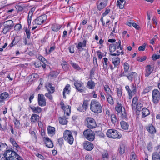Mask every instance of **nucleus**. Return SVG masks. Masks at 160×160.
Listing matches in <instances>:
<instances>
[{
    "mask_svg": "<svg viewBox=\"0 0 160 160\" xmlns=\"http://www.w3.org/2000/svg\"><path fill=\"white\" fill-rule=\"evenodd\" d=\"M3 156L7 160H22L21 158L16 152L10 150L6 151Z\"/></svg>",
    "mask_w": 160,
    "mask_h": 160,
    "instance_id": "1",
    "label": "nucleus"
},
{
    "mask_svg": "<svg viewBox=\"0 0 160 160\" xmlns=\"http://www.w3.org/2000/svg\"><path fill=\"white\" fill-rule=\"evenodd\" d=\"M90 109L95 113H98L102 112V109L99 102L95 100L91 101L90 104Z\"/></svg>",
    "mask_w": 160,
    "mask_h": 160,
    "instance_id": "2",
    "label": "nucleus"
},
{
    "mask_svg": "<svg viewBox=\"0 0 160 160\" xmlns=\"http://www.w3.org/2000/svg\"><path fill=\"white\" fill-rule=\"evenodd\" d=\"M125 88L127 91L129 95V98L131 99L132 96L137 93V87L136 84L134 83H132L130 88L128 85L126 86Z\"/></svg>",
    "mask_w": 160,
    "mask_h": 160,
    "instance_id": "3",
    "label": "nucleus"
},
{
    "mask_svg": "<svg viewBox=\"0 0 160 160\" xmlns=\"http://www.w3.org/2000/svg\"><path fill=\"white\" fill-rule=\"evenodd\" d=\"M106 134L108 137L113 138H120L122 136L119 132L116 130L112 129L108 130Z\"/></svg>",
    "mask_w": 160,
    "mask_h": 160,
    "instance_id": "4",
    "label": "nucleus"
},
{
    "mask_svg": "<svg viewBox=\"0 0 160 160\" xmlns=\"http://www.w3.org/2000/svg\"><path fill=\"white\" fill-rule=\"evenodd\" d=\"M63 135L65 140L69 144H72L73 143L74 138L72 132L70 131L66 130L64 132Z\"/></svg>",
    "mask_w": 160,
    "mask_h": 160,
    "instance_id": "5",
    "label": "nucleus"
},
{
    "mask_svg": "<svg viewBox=\"0 0 160 160\" xmlns=\"http://www.w3.org/2000/svg\"><path fill=\"white\" fill-rule=\"evenodd\" d=\"M83 134L85 138L90 141H93L95 138L94 132L90 129L84 130Z\"/></svg>",
    "mask_w": 160,
    "mask_h": 160,
    "instance_id": "6",
    "label": "nucleus"
},
{
    "mask_svg": "<svg viewBox=\"0 0 160 160\" xmlns=\"http://www.w3.org/2000/svg\"><path fill=\"white\" fill-rule=\"evenodd\" d=\"M4 28L3 29L2 32L4 34H6L9 32L10 29L12 28L13 26V22L11 20H9L4 22Z\"/></svg>",
    "mask_w": 160,
    "mask_h": 160,
    "instance_id": "7",
    "label": "nucleus"
},
{
    "mask_svg": "<svg viewBox=\"0 0 160 160\" xmlns=\"http://www.w3.org/2000/svg\"><path fill=\"white\" fill-rule=\"evenodd\" d=\"M160 93L157 89H154L152 91V101L154 104H157L159 102L160 100Z\"/></svg>",
    "mask_w": 160,
    "mask_h": 160,
    "instance_id": "8",
    "label": "nucleus"
},
{
    "mask_svg": "<svg viewBox=\"0 0 160 160\" xmlns=\"http://www.w3.org/2000/svg\"><path fill=\"white\" fill-rule=\"evenodd\" d=\"M87 122V127L90 128H93L97 126V124L95 120L92 118L88 117L86 118Z\"/></svg>",
    "mask_w": 160,
    "mask_h": 160,
    "instance_id": "9",
    "label": "nucleus"
},
{
    "mask_svg": "<svg viewBox=\"0 0 160 160\" xmlns=\"http://www.w3.org/2000/svg\"><path fill=\"white\" fill-rule=\"evenodd\" d=\"M47 18V16L45 15H43L40 16L35 19L34 23L37 25H41L43 23Z\"/></svg>",
    "mask_w": 160,
    "mask_h": 160,
    "instance_id": "10",
    "label": "nucleus"
},
{
    "mask_svg": "<svg viewBox=\"0 0 160 160\" xmlns=\"http://www.w3.org/2000/svg\"><path fill=\"white\" fill-rule=\"evenodd\" d=\"M38 105L41 106H46V99L43 94H39L38 95Z\"/></svg>",
    "mask_w": 160,
    "mask_h": 160,
    "instance_id": "11",
    "label": "nucleus"
},
{
    "mask_svg": "<svg viewBox=\"0 0 160 160\" xmlns=\"http://www.w3.org/2000/svg\"><path fill=\"white\" fill-rule=\"evenodd\" d=\"M83 83L80 81H75L74 85L76 88L81 92H84V89L85 88L83 86Z\"/></svg>",
    "mask_w": 160,
    "mask_h": 160,
    "instance_id": "12",
    "label": "nucleus"
},
{
    "mask_svg": "<svg viewBox=\"0 0 160 160\" xmlns=\"http://www.w3.org/2000/svg\"><path fill=\"white\" fill-rule=\"evenodd\" d=\"M84 148L88 151H91L93 148V145L91 142L86 141L83 143Z\"/></svg>",
    "mask_w": 160,
    "mask_h": 160,
    "instance_id": "13",
    "label": "nucleus"
},
{
    "mask_svg": "<svg viewBox=\"0 0 160 160\" xmlns=\"http://www.w3.org/2000/svg\"><path fill=\"white\" fill-rule=\"evenodd\" d=\"M87 42V41L84 39L83 40L82 43L81 42H79L78 43V44L76 46V47L79 51H82L83 50L82 47L83 48L86 47Z\"/></svg>",
    "mask_w": 160,
    "mask_h": 160,
    "instance_id": "14",
    "label": "nucleus"
},
{
    "mask_svg": "<svg viewBox=\"0 0 160 160\" xmlns=\"http://www.w3.org/2000/svg\"><path fill=\"white\" fill-rule=\"evenodd\" d=\"M153 70V68L150 65H148L146 67L145 73V76L146 77H148L151 74Z\"/></svg>",
    "mask_w": 160,
    "mask_h": 160,
    "instance_id": "15",
    "label": "nucleus"
},
{
    "mask_svg": "<svg viewBox=\"0 0 160 160\" xmlns=\"http://www.w3.org/2000/svg\"><path fill=\"white\" fill-rule=\"evenodd\" d=\"M44 139L46 146L49 148H52L53 147L52 142L48 137H44Z\"/></svg>",
    "mask_w": 160,
    "mask_h": 160,
    "instance_id": "16",
    "label": "nucleus"
},
{
    "mask_svg": "<svg viewBox=\"0 0 160 160\" xmlns=\"http://www.w3.org/2000/svg\"><path fill=\"white\" fill-rule=\"evenodd\" d=\"M145 127L147 131L150 134H153L156 132L155 127L152 124H149Z\"/></svg>",
    "mask_w": 160,
    "mask_h": 160,
    "instance_id": "17",
    "label": "nucleus"
},
{
    "mask_svg": "<svg viewBox=\"0 0 160 160\" xmlns=\"http://www.w3.org/2000/svg\"><path fill=\"white\" fill-rule=\"evenodd\" d=\"M138 76L137 74L135 72H132L128 73L127 76L128 79L131 81H133Z\"/></svg>",
    "mask_w": 160,
    "mask_h": 160,
    "instance_id": "18",
    "label": "nucleus"
},
{
    "mask_svg": "<svg viewBox=\"0 0 160 160\" xmlns=\"http://www.w3.org/2000/svg\"><path fill=\"white\" fill-rule=\"evenodd\" d=\"M9 95L6 92H3L0 94V102L3 101L7 98H9Z\"/></svg>",
    "mask_w": 160,
    "mask_h": 160,
    "instance_id": "19",
    "label": "nucleus"
},
{
    "mask_svg": "<svg viewBox=\"0 0 160 160\" xmlns=\"http://www.w3.org/2000/svg\"><path fill=\"white\" fill-rule=\"evenodd\" d=\"M120 61V59L118 57H114L112 59V62L114 65V67H117L119 65Z\"/></svg>",
    "mask_w": 160,
    "mask_h": 160,
    "instance_id": "20",
    "label": "nucleus"
},
{
    "mask_svg": "<svg viewBox=\"0 0 160 160\" xmlns=\"http://www.w3.org/2000/svg\"><path fill=\"white\" fill-rule=\"evenodd\" d=\"M142 116L143 118L150 114V111L148 109L146 108H143L142 110Z\"/></svg>",
    "mask_w": 160,
    "mask_h": 160,
    "instance_id": "21",
    "label": "nucleus"
},
{
    "mask_svg": "<svg viewBox=\"0 0 160 160\" xmlns=\"http://www.w3.org/2000/svg\"><path fill=\"white\" fill-rule=\"evenodd\" d=\"M69 88H70V85L69 84H68L65 86L63 89V98H66L65 94H69L70 93V90L69 89Z\"/></svg>",
    "mask_w": 160,
    "mask_h": 160,
    "instance_id": "22",
    "label": "nucleus"
},
{
    "mask_svg": "<svg viewBox=\"0 0 160 160\" xmlns=\"http://www.w3.org/2000/svg\"><path fill=\"white\" fill-rule=\"evenodd\" d=\"M95 85L96 84L94 81L90 80L88 82L87 86L89 89H93L94 88Z\"/></svg>",
    "mask_w": 160,
    "mask_h": 160,
    "instance_id": "23",
    "label": "nucleus"
},
{
    "mask_svg": "<svg viewBox=\"0 0 160 160\" xmlns=\"http://www.w3.org/2000/svg\"><path fill=\"white\" fill-rule=\"evenodd\" d=\"M62 27L60 25L54 24L52 25V30L54 32H58Z\"/></svg>",
    "mask_w": 160,
    "mask_h": 160,
    "instance_id": "24",
    "label": "nucleus"
},
{
    "mask_svg": "<svg viewBox=\"0 0 160 160\" xmlns=\"http://www.w3.org/2000/svg\"><path fill=\"white\" fill-rule=\"evenodd\" d=\"M117 2V5L121 9H122L124 6L125 1L124 0H119Z\"/></svg>",
    "mask_w": 160,
    "mask_h": 160,
    "instance_id": "25",
    "label": "nucleus"
},
{
    "mask_svg": "<svg viewBox=\"0 0 160 160\" xmlns=\"http://www.w3.org/2000/svg\"><path fill=\"white\" fill-rule=\"evenodd\" d=\"M39 118V117L38 115L35 114H33L31 116V120L32 122H34L38 121Z\"/></svg>",
    "mask_w": 160,
    "mask_h": 160,
    "instance_id": "26",
    "label": "nucleus"
},
{
    "mask_svg": "<svg viewBox=\"0 0 160 160\" xmlns=\"http://www.w3.org/2000/svg\"><path fill=\"white\" fill-rule=\"evenodd\" d=\"M30 108L34 113H40L42 111L41 108L39 107L33 106L32 107H31Z\"/></svg>",
    "mask_w": 160,
    "mask_h": 160,
    "instance_id": "27",
    "label": "nucleus"
},
{
    "mask_svg": "<svg viewBox=\"0 0 160 160\" xmlns=\"http://www.w3.org/2000/svg\"><path fill=\"white\" fill-rule=\"evenodd\" d=\"M47 91L51 93H53L54 91L55 87L52 86L51 83H49L46 86Z\"/></svg>",
    "mask_w": 160,
    "mask_h": 160,
    "instance_id": "28",
    "label": "nucleus"
},
{
    "mask_svg": "<svg viewBox=\"0 0 160 160\" xmlns=\"http://www.w3.org/2000/svg\"><path fill=\"white\" fill-rule=\"evenodd\" d=\"M152 160H160V156L158 152H155L152 154Z\"/></svg>",
    "mask_w": 160,
    "mask_h": 160,
    "instance_id": "29",
    "label": "nucleus"
},
{
    "mask_svg": "<svg viewBox=\"0 0 160 160\" xmlns=\"http://www.w3.org/2000/svg\"><path fill=\"white\" fill-rule=\"evenodd\" d=\"M59 120V123L62 125L66 124L68 122L67 119L65 117H60Z\"/></svg>",
    "mask_w": 160,
    "mask_h": 160,
    "instance_id": "30",
    "label": "nucleus"
},
{
    "mask_svg": "<svg viewBox=\"0 0 160 160\" xmlns=\"http://www.w3.org/2000/svg\"><path fill=\"white\" fill-rule=\"evenodd\" d=\"M102 155L103 160H109V156L107 151L104 150L102 153Z\"/></svg>",
    "mask_w": 160,
    "mask_h": 160,
    "instance_id": "31",
    "label": "nucleus"
},
{
    "mask_svg": "<svg viewBox=\"0 0 160 160\" xmlns=\"http://www.w3.org/2000/svg\"><path fill=\"white\" fill-rule=\"evenodd\" d=\"M47 130L49 134L53 135L55 134V130L54 127L49 126Z\"/></svg>",
    "mask_w": 160,
    "mask_h": 160,
    "instance_id": "32",
    "label": "nucleus"
},
{
    "mask_svg": "<svg viewBox=\"0 0 160 160\" xmlns=\"http://www.w3.org/2000/svg\"><path fill=\"white\" fill-rule=\"evenodd\" d=\"M103 59V61L102 62V63L103 68L105 69H107L108 68V65L109 64V62H108V59L106 58H104Z\"/></svg>",
    "mask_w": 160,
    "mask_h": 160,
    "instance_id": "33",
    "label": "nucleus"
},
{
    "mask_svg": "<svg viewBox=\"0 0 160 160\" xmlns=\"http://www.w3.org/2000/svg\"><path fill=\"white\" fill-rule=\"evenodd\" d=\"M126 147L123 144H122L120 145V148L118 149V151L119 153L121 154H123L125 151Z\"/></svg>",
    "mask_w": 160,
    "mask_h": 160,
    "instance_id": "34",
    "label": "nucleus"
},
{
    "mask_svg": "<svg viewBox=\"0 0 160 160\" xmlns=\"http://www.w3.org/2000/svg\"><path fill=\"white\" fill-rule=\"evenodd\" d=\"M107 4L106 2H100L97 6V8L100 11L103 9L107 5Z\"/></svg>",
    "mask_w": 160,
    "mask_h": 160,
    "instance_id": "35",
    "label": "nucleus"
},
{
    "mask_svg": "<svg viewBox=\"0 0 160 160\" xmlns=\"http://www.w3.org/2000/svg\"><path fill=\"white\" fill-rule=\"evenodd\" d=\"M120 123L122 128L123 129L127 130L128 128V124L125 122L122 121L120 122Z\"/></svg>",
    "mask_w": 160,
    "mask_h": 160,
    "instance_id": "36",
    "label": "nucleus"
},
{
    "mask_svg": "<svg viewBox=\"0 0 160 160\" xmlns=\"http://www.w3.org/2000/svg\"><path fill=\"white\" fill-rule=\"evenodd\" d=\"M104 89L107 94V95H112V92L111 91L108 85H105L104 87Z\"/></svg>",
    "mask_w": 160,
    "mask_h": 160,
    "instance_id": "37",
    "label": "nucleus"
},
{
    "mask_svg": "<svg viewBox=\"0 0 160 160\" xmlns=\"http://www.w3.org/2000/svg\"><path fill=\"white\" fill-rule=\"evenodd\" d=\"M10 141L14 147H16L18 149L20 148V147L18 145L14 138H10Z\"/></svg>",
    "mask_w": 160,
    "mask_h": 160,
    "instance_id": "38",
    "label": "nucleus"
},
{
    "mask_svg": "<svg viewBox=\"0 0 160 160\" xmlns=\"http://www.w3.org/2000/svg\"><path fill=\"white\" fill-rule=\"evenodd\" d=\"M88 105V102L86 100H84L83 102V104H82L83 109L81 110H79L78 108V110L80 111L81 112H84V111H85L87 109Z\"/></svg>",
    "mask_w": 160,
    "mask_h": 160,
    "instance_id": "39",
    "label": "nucleus"
},
{
    "mask_svg": "<svg viewBox=\"0 0 160 160\" xmlns=\"http://www.w3.org/2000/svg\"><path fill=\"white\" fill-rule=\"evenodd\" d=\"M71 107L69 105H67L66 107L63 110L64 111V113H66L67 115L69 116L71 112Z\"/></svg>",
    "mask_w": 160,
    "mask_h": 160,
    "instance_id": "40",
    "label": "nucleus"
},
{
    "mask_svg": "<svg viewBox=\"0 0 160 160\" xmlns=\"http://www.w3.org/2000/svg\"><path fill=\"white\" fill-rule=\"evenodd\" d=\"M116 45L114 44H111L110 45L109 50L111 52H113L115 51L116 48Z\"/></svg>",
    "mask_w": 160,
    "mask_h": 160,
    "instance_id": "41",
    "label": "nucleus"
},
{
    "mask_svg": "<svg viewBox=\"0 0 160 160\" xmlns=\"http://www.w3.org/2000/svg\"><path fill=\"white\" fill-rule=\"evenodd\" d=\"M111 95H107V98L108 102L110 104H113V100Z\"/></svg>",
    "mask_w": 160,
    "mask_h": 160,
    "instance_id": "42",
    "label": "nucleus"
},
{
    "mask_svg": "<svg viewBox=\"0 0 160 160\" xmlns=\"http://www.w3.org/2000/svg\"><path fill=\"white\" fill-rule=\"evenodd\" d=\"M116 110L118 112H120L122 109V106L121 104H118L115 107Z\"/></svg>",
    "mask_w": 160,
    "mask_h": 160,
    "instance_id": "43",
    "label": "nucleus"
},
{
    "mask_svg": "<svg viewBox=\"0 0 160 160\" xmlns=\"http://www.w3.org/2000/svg\"><path fill=\"white\" fill-rule=\"evenodd\" d=\"M37 58L39 60V61H41L42 62L45 63V62H47L46 59L42 56L39 55L37 56Z\"/></svg>",
    "mask_w": 160,
    "mask_h": 160,
    "instance_id": "44",
    "label": "nucleus"
},
{
    "mask_svg": "<svg viewBox=\"0 0 160 160\" xmlns=\"http://www.w3.org/2000/svg\"><path fill=\"white\" fill-rule=\"evenodd\" d=\"M58 74V72L56 71H52L51 72L49 73V76L52 77H56Z\"/></svg>",
    "mask_w": 160,
    "mask_h": 160,
    "instance_id": "45",
    "label": "nucleus"
},
{
    "mask_svg": "<svg viewBox=\"0 0 160 160\" xmlns=\"http://www.w3.org/2000/svg\"><path fill=\"white\" fill-rule=\"evenodd\" d=\"M14 124L16 128L19 129L21 128L19 121L17 119H16L14 121Z\"/></svg>",
    "mask_w": 160,
    "mask_h": 160,
    "instance_id": "46",
    "label": "nucleus"
},
{
    "mask_svg": "<svg viewBox=\"0 0 160 160\" xmlns=\"http://www.w3.org/2000/svg\"><path fill=\"white\" fill-rule=\"evenodd\" d=\"M111 121L112 122L114 123L116 122L117 119L116 115L114 114H112L111 116Z\"/></svg>",
    "mask_w": 160,
    "mask_h": 160,
    "instance_id": "47",
    "label": "nucleus"
},
{
    "mask_svg": "<svg viewBox=\"0 0 160 160\" xmlns=\"http://www.w3.org/2000/svg\"><path fill=\"white\" fill-rule=\"evenodd\" d=\"M35 9L34 8H32L29 11L28 17V18L30 17L29 20L30 19V18H32L33 13L35 11Z\"/></svg>",
    "mask_w": 160,
    "mask_h": 160,
    "instance_id": "48",
    "label": "nucleus"
},
{
    "mask_svg": "<svg viewBox=\"0 0 160 160\" xmlns=\"http://www.w3.org/2000/svg\"><path fill=\"white\" fill-rule=\"evenodd\" d=\"M120 54H121V55H123L124 54V52L122 51L120 52L118 50H117L116 51V52L113 53H111L110 55L112 56H116V55L118 56Z\"/></svg>",
    "mask_w": 160,
    "mask_h": 160,
    "instance_id": "49",
    "label": "nucleus"
},
{
    "mask_svg": "<svg viewBox=\"0 0 160 160\" xmlns=\"http://www.w3.org/2000/svg\"><path fill=\"white\" fill-rule=\"evenodd\" d=\"M152 89V87L149 86L145 88L143 91V93L144 94H145L149 91H150Z\"/></svg>",
    "mask_w": 160,
    "mask_h": 160,
    "instance_id": "50",
    "label": "nucleus"
},
{
    "mask_svg": "<svg viewBox=\"0 0 160 160\" xmlns=\"http://www.w3.org/2000/svg\"><path fill=\"white\" fill-rule=\"evenodd\" d=\"M42 62L41 61H37L34 62V64L36 68L40 67L42 65Z\"/></svg>",
    "mask_w": 160,
    "mask_h": 160,
    "instance_id": "51",
    "label": "nucleus"
},
{
    "mask_svg": "<svg viewBox=\"0 0 160 160\" xmlns=\"http://www.w3.org/2000/svg\"><path fill=\"white\" fill-rule=\"evenodd\" d=\"M70 64L75 69H77L78 70L80 69V67L76 63L73 62L71 61L70 62Z\"/></svg>",
    "mask_w": 160,
    "mask_h": 160,
    "instance_id": "52",
    "label": "nucleus"
},
{
    "mask_svg": "<svg viewBox=\"0 0 160 160\" xmlns=\"http://www.w3.org/2000/svg\"><path fill=\"white\" fill-rule=\"evenodd\" d=\"M15 8L19 11H22L25 8L24 6L22 5H18L16 6Z\"/></svg>",
    "mask_w": 160,
    "mask_h": 160,
    "instance_id": "53",
    "label": "nucleus"
},
{
    "mask_svg": "<svg viewBox=\"0 0 160 160\" xmlns=\"http://www.w3.org/2000/svg\"><path fill=\"white\" fill-rule=\"evenodd\" d=\"M147 44L144 43L143 45L139 46L138 48V50L139 51H143L145 50Z\"/></svg>",
    "mask_w": 160,
    "mask_h": 160,
    "instance_id": "54",
    "label": "nucleus"
},
{
    "mask_svg": "<svg viewBox=\"0 0 160 160\" xmlns=\"http://www.w3.org/2000/svg\"><path fill=\"white\" fill-rule=\"evenodd\" d=\"M130 160H137L136 156L135 154L133 152H132L131 153L130 156Z\"/></svg>",
    "mask_w": 160,
    "mask_h": 160,
    "instance_id": "55",
    "label": "nucleus"
},
{
    "mask_svg": "<svg viewBox=\"0 0 160 160\" xmlns=\"http://www.w3.org/2000/svg\"><path fill=\"white\" fill-rule=\"evenodd\" d=\"M147 148L148 150L149 151H152V142L151 141L149 142L148 144Z\"/></svg>",
    "mask_w": 160,
    "mask_h": 160,
    "instance_id": "56",
    "label": "nucleus"
},
{
    "mask_svg": "<svg viewBox=\"0 0 160 160\" xmlns=\"http://www.w3.org/2000/svg\"><path fill=\"white\" fill-rule=\"evenodd\" d=\"M7 148V145L5 143H3L0 142V150L4 149Z\"/></svg>",
    "mask_w": 160,
    "mask_h": 160,
    "instance_id": "57",
    "label": "nucleus"
},
{
    "mask_svg": "<svg viewBox=\"0 0 160 160\" xmlns=\"http://www.w3.org/2000/svg\"><path fill=\"white\" fill-rule=\"evenodd\" d=\"M146 58L147 57L145 56H144L142 57H139L137 58V60L138 61L142 62L146 60Z\"/></svg>",
    "mask_w": 160,
    "mask_h": 160,
    "instance_id": "58",
    "label": "nucleus"
},
{
    "mask_svg": "<svg viewBox=\"0 0 160 160\" xmlns=\"http://www.w3.org/2000/svg\"><path fill=\"white\" fill-rule=\"evenodd\" d=\"M51 92H48V93H46L45 95V96L48 98L49 100H51L53 98L52 96L51 95Z\"/></svg>",
    "mask_w": 160,
    "mask_h": 160,
    "instance_id": "59",
    "label": "nucleus"
},
{
    "mask_svg": "<svg viewBox=\"0 0 160 160\" xmlns=\"http://www.w3.org/2000/svg\"><path fill=\"white\" fill-rule=\"evenodd\" d=\"M15 39H16V38H14V39L13 40L12 42L9 45L8 47H9V48H11L13 46L16 44L18 43V42H15Z\"/></svg>",
    "mask_w": 160,
    "mask_h": 160,
    "instance_id": "60",
    "label": "nucleus"
},
{
    "mask_svg": "<svg viewBox=\"0 0 160 160\" xmlns=\"http://www.w3.org/2000/svg\"><path fill=\"white\" fill-rule=\"evenodd\" d=\"M123 67L124 71L127 72L129 69V64L128 63H125L124 64Z\"/></svg>",
    "mask_w": 160,
    "mask_h": 160,
    "instance_id": "61",
    "label": "nucleus"
},
{
    "mask_svg": "<svg viewBox=\"0 0 160 160\" xmlns=\"http://www.w3.org/2000/svg\"><path fill=\"white\" fill-rule=\"evenodd\" d=\"M160 58V55H157L153 54L152 57V59L154 61L156 60L157 59H158Z\"/></svg>",
    "mask_w": 160,
    "mask_h": 160,
    "instance_id": "62",
    "label": "nucleus"
},
{
    "mask_svg": "<svg viewBox=\"0 0 160 160\" xmlns=\"http://www.w3.org/2000/svg\"><path fill=\"white\" fill-rule=\"evenodd\" d=\"M138 98L137 97H134L132 100V103L133 104H137L138 103Z\"/></svg>",
    "mask_w": 160,
    "mask_h": 160,
    "instance_id": "63",
    "label": "nucleus"
},
{
    "mask_svg": "<svg viewBox=\"0 0 160 160\" xmlns=\"http://www.w3.org/2000/svg\"><path fill=\"white\" fill-rule=\"evenodd\" d=\"M121 112L122 115L123 117L125 118L126 117V113L125 112V109L124 107H123V109L122 110V111H121Z\"/></svg>",
    "mask_w": 160,
    "mask_h": 160,
    "instance_id": "64",
    "label": "nucleus"
}]
</instances>
